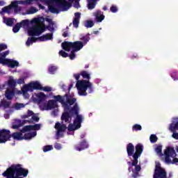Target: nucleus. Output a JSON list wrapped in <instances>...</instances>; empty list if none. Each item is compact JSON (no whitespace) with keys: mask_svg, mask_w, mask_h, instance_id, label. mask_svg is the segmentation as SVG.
I'll return each instance as SVG.
<instances>
[{"mask_svg":"<svg viewBox=\"0 0 178 178\" xmlns=\"http://www.w3.org/2000/svg\"><path fill=\"white\" fill-rule=\"evenodd\" d=\"M28 117L30 118V116H33L34 115V112L32 111L29 110L27 112Z\"/></svg>","mask_w":178,"mask_h":178,"instance_id":"nucleus-57","label":"nucleus"},{"mask_svg":"<svg viewBox=\"0 0 178 178\" xmlns=\"http://www.w3.org/2000/svg\"><path fill=\"white\" fill-rule=\"evenodd\" d=\"M165 161L166 163H177L178 159L176 158V151L173 147H167L164 152Z\"/></svg>","mask_w":178,"mask_h":178,"instance_id":"nucleus-6","label":"nucleus"},{"mask_svg":"<svg viewBox=\"0 0 178 178\" xmlns=\"http://www.w3.org/2000/svg\"><path fill=\"white\" fill-rule=\"evenodd\" d=\"M22 28L21 24L17 23L13 27V33H19V31Z\"/></svg>","mask_w":178,"mask_h":178,"instance_id":"nucleus-39","label":"nucleus"},{"mask_svg":"<svg viewBox=\"0 0 178 178\" xmlns=\"http://www.w3.org/2000/svg\"><path fill=\"white\" fill-rule=\"evenodd\" d=\"M19 24H21V27H24L25 26L29 25V21L27 19L22 20L21 22L19 23Z\"/></svg>","mask_w":178,"mask_h":178,"instance_id":"nucleus-51","label":"nucleus"},{"mask_svg":"<svg viewBox=\"0 0 178 178\" xmlns=\"http://www.w3.org/2000/svg\"><path fill=\"white\" fill-rule=\"evenodd\" d=\"M58 101L54 99L51 100H49L47 105L44 106L46 111H52V109H55V108H58Z\"/></svg>","mask_w":178,"mask_h":178,"instance_id":"nucleus-12","label":"nucleus"},{"mask_svg":"<svg viewBox=\"0 0 178 178\" xmlns=\"http://www.w3.org/2000/svg\"><path fill=\"white\" fill-rule=\"evenodd\" d=\"M129 165H131V166H135L134 172H140L141 170V166L138 164V159H137V162L136 164H133V160L132 162H128Z\"/></svg>","mask_w":178,"mask_h":178,"instance_id":"nucleus-33","label":"nucleus"},{"mask_svg":"<svg viewBox=\"0 0 178 178\" xmlns=\"http://www.w3.org/2000/svg\"><path fill=\"white\" fill-rule=\"evenodd\" d=\"M97 2H98V0H88V9L90 10L94 9L97 5Z\"/></svg>","mask_w":178,"mask_h":178,"instance_id":"nucleus-26","label":"nucleus"},{"mask_svg":"<svg viewBox=\"0 0 178 178\" xmlns=\"http://www.w3.org/2000/svg\"><path fill=\"white\" fill-rule=\"evenodd\" d=\"M84 47V44L81 41H76L72 42V50L75 51H79L80 49H82Z\"/></svg>","mask_w":178,"mask_h":178,"instance_id":"nucleus-17","label":"nucleus"},{"mask_svg":"<svg viewBox=\"0 0 178 178\" xmlns=\"http://www.w3.org/2000/svg\"><path fill=\"white\" fill-rule=\"evenodd\" d=\"M11 7L12 9H14V13L15 14L19 13V12H22V7L17 6V4H15V3L11 2Z\"/></svg>","mask_w":178,"mask_h":178,"instance_id":"nucleus-31","label":"nucleus"},{"mask_svg":"<svg viewBox=\"0 0 178 178\" xmlns=\"http://www.w3.org/2000/svg\"><path fill=\"white\" fill-rule=\"evenodd\" d=\"M155 152L160 156H163V154H162V145H159L155 148Z\"/></svg>","mask_w":178,"mask_h":178,"instance_id":"nucleus-40","label":"nucleus"},{"mask_svg":"<svg viewBox=\"0 0 178 178\" xmlns=\"http://www.w3.org/2000/svg\"><path fill=\"white\" fill-rule=\"evenodd\" d=\"M80 74L83 77V79L86 80V81H90V79H91V76L88 73V72L86 70H83V71H81Z\"/></svg>","mask_w":178,"mask_h":178,"instance_id":"nucleus-27","label":"nucleus"},{"mask_svg":"<svg viewBox=\"0 0 178 178\" xmlns=\"http://www.w3.org/2000/svg\"><path fill=\"white\" fill-rule=\"evenodd\" d=\"M21 126H23V124H14V125H13V129H19V127H21Z\"/></svg>","mask_w":178,"mask_h":178,"instance_id":"nucleus-62","label":"nucleus"},{"mask_svg":"<svg viewBox=\"0 0 178 178\" xmlns=\"http://www.w3.org/2000/svg\"><path fill=\"white\" fill-rule=\"evenodd\" d=\"M79 1H80V0L74 1V8H76V9H79V8L80 7V3H79Z\"/></svg>","mask_w":178,"mask_h":178,"instance_id":"nucleus-53","label":"nucleus"},{"mask_svg":"<svg viewBox=\"0 0 178 178\" xmlns=\"http://www.w3.org/2000/svg\"><path fill=\"white\" fill-rule=\"evenodd\" d=\"M129 172H133L132 176L134 178L138 177V172H134V170L131 169V166H129L128 168Z\"/></svg>","mask_w":178,"mask_h":178,"instance_id":"nucleus-47","label":"nucleus"},{"mask_svg":"<svg viewBox=\"0 0 178 178\" xmlns=\"http://www.w3.org/2000/svg\"><path fill=\"white\" fill-rule=\"evenodd\" d=\"M50 27L51 26L49 25L46 27L44 25V27H42L40 24H35L28 29V34L31 37H39V35H41L45 31V29H49Z\"/></svg>","mask_w":178,"mask_h":178,"instance_id":"nucleus-5","label":"nucleus"},{"mask_svg":"<svg viewBox=\"0 0 178 178\" xmlns=\"http://www.w3.org/2000/svg\"><path fill=\"white\" fill-rule=\"evenodd\" d=\"M89 145L87 143V140H83L82 141L79 142V143L75 145V149L76 151H83V149H87L88 148Z\"/></svg>","mask_w":178,"mask_h":178,"instance_id":"nucleus-15","label":"nucleus"},{"mask_svg":"<svg viewBox=\"0 0 178 178\" xmlns=\"http://www.w3.org/2000/svg\"><path fill=\"white\" fill-rule=\"evenodd\" d=\"M53 39H54V33H46L45 35H43L38 38V40H39V41H41V42L49 41V40H53Z\"/></svg>","mask_w":178,"mask_h":178,"instance_id":"nucleus-18","label":"nucleus"},{"mask_svg":"<svg viewBox=\"0 0 178 178\" xmlns=\"http://www.w3.org/2000/svg\"><path fill=\"white\" fill-rule=\"evenodd\" d=\"M33 90H42V86L40 85L38 81L30 83L28 85H24L22 88L23 94L29 92V91H33Z\"/></svg>","mask_w":178,"mask_h":178,"instance_id":"nucleus-8","label":"nucleus"},{"mask_svg":"<svg viewBox=\"0 0 178 178\" xmlns=\"http://www.w3.org/2000/svg\"><path fill=\"white\" fill-rule=\"evenodd\" d=\"M94 26V22L91 20L86 21L85 24V27H87V29H91Z\"/></svg>","mask_w":178,"mask_h":178,"instance_id":"nucleus-43","label":"nucleus"},{"mask_svg":"<svg viewBox=\"0 0 178 178\" xmlns=\"http://www.w3.org/2000/svg\"><path fill=\"white\" fill-rule=\"evenodd\" d=\"M54 129L57 130L56 136H59L61 133H65V131H66L67 127H66V124H61L60 122H57L55 124Z\"/></svg>","mask_w":178,"mask_h":178,"instance_id":"nucleus-10","label":"nucleus"},{"mask_svg":"<svg viewBox=\"0 0 178 178\" xmlns=\"http://www.w3.org/2000/svg\"><path fill=\"white\" fill-rule=\"evenodd\" d=\"M75 52H76V51L72 50L71 54L70 55H68V56H69L70 59H71V60H73V59H74V58H76Z\"/></svg>","mask_w":178,"mask_h":178,"instance_id":"nucleus-49","label":"nucleus"},{"mask_svg":"<svg viewBox=\"0 0 178 178\" xmlns=\"http://www.w3.org/2000/svg\"><path fill=\"white\" fill-rule=\"evenodd\" d=\"M5 97L8 101L13 99V97H15V90L7 89L5 92Z\"/></svg>","mask_w":178,"mask_h":178,"instance_id":"nucleus-22","label":"nucleus"},{"mask_svg":"<svg viewBox=\"0 0 178 178\" xmlns=\"http://www.w3.org/2000/svg\"><path fill=\"white\" fill-rule=\"evenodd\" d=\"M14 107L17 111H19L22 109V108H24V104L22 103H15Z\"/></svg>","mask_w":178,"mask_h":178,"instance_id":"nucleus-44","label":"nucleus"},{"mask_svg":"<svg viewBox=\"0 0 178 178\" xmlns=\"http://www.w3.org/2000/svg\"><path fill=\"white\" fill-rule=\"evenodd\" d=\"M79 111L80 108H79V104L77 103L74 104V106L70 110V113L73 115V116H76L74 124H77L79 127H81V122H83V117L79 114Z\"/></svg>","mask_w":178,"mask_h":178,"instance_id":"nucleus-7","label":"nucleus"},{"mask_svg":"<svg viewBox=\"0 0 178 178\" xmlns=\"http://www.w3.org/2000/svg\"><path fill=\"white\" fill-rule=\"evenodd\" d=\"M38 12V9L35 7H31L30 9L27 10V15H34V13H37Z\"/></svg>","mask_w":178,"mask_h":178,"instance_id":"nucleus-38","label":"nucleus"},{"mask_svg":"<svg viewBox=\"0 0 178 178\" xmlns=\"http://www.w3.org/2000/svg\"><path fill=\"white\" fill-rule=\"evenodd\" d=\"M28 175L29 170L22 168V165L17 164L8 168L3 172L2 176H3V177H6V176H15L18 177L23 176V177H27Z\"/></svg>","mask_w":178,"mask_h":178,"instance_id":"nucleus-3","label":"nucleus"},{"mask_svg":"<svg viewBox=\"0 0 178 178\" xmlns=\"http://www.w3.org/2000/svg\"><path fill=\"white\" fill-rule=\"evenodd\" d=\"M51 149H54L52 145H45L43 147V151L44 152H48V151H51Z\"/></svg>","mask_w":178,"mask_h":178,"instance_id":"nucleus-46","label":"nucleus"},{"mask_svg":"<svg viewBox=\"0 0 178 178\" xmlns=\"http://www.w3.org/2000/svg\"><path fill=\"white\" fill-rule=\"evenodd\" d=\"M17 84H24V78H21V79H17Z\"/></svg>","mask_w":178,"mask_h":178,"instance_id":"nucleus-55","label":"nucleus"},{"mask_svg":"<svg viewBox=\"0 0 178 178\" xmlns=\"http://www.w3.org/2000/svg\"><path fill=\"white\" fill-rule=\"evenodd\" d=\"M4 23L6 24L7 26L9 27H12L13 26V19L12 18H7L5 21Z\"/></svg>","mask_w":178,"mask_h":178,"instance_id":"nucleus-41","label":"nucleus"},{"mask_svg":"<svg viewBox=\"0 0 178 178\" xmlns=\"http://www.w3.org/2000/svg\"><path fill=\"white\" fill-rule=\"evenodd\" d=\"M61 47L64 51L70 52V49H73V42H64L61 44Z\"/></svg>","mask_w":178,"mask_h":178,"instance_id":"nucleus-19","label":"nucleus"},{"mask_svg":"<svg viewBox=\"0 0 178 178\" xmlns=\"http://www.w3.org/2000/svg\"><path fill=\"white\" fill-rule=\"evenodd\" d=\"M54 99L60 102L64 109V112L61 115V120L63 122L64 121L65 123H71L73 115L70 113V109H72V107L70 106H72V105H74L77 99L70 97L68 93H66L63 96L60 95L54 96Z\"/></svg>","mask_w":178,"mask_h":178,"instance_id":"nucleus-1","label":"nucleus"},{"mask_svg":"<svg viewBox=\"0 0 178 178\" xmlns=\"http://www.w3.org/2000/svg\"><path fill=\"white\" fill-rule=\"evenodd\" d=\"M175 74H176V72L171 74L172 79H173L175 81L178 80L177 78L175 77Z\"/></svg>","mask_w":178,"mask_h":178,"instance_id":"nucleus-63","label":"nucleus"},{"mask_svg":"<svg viewBox=\"0 0 178 178\" xmlns=\"http://www.w3.org/2000/svg\"><path fill=\"white\" fill-rule=\"evenodd\" d=\"M3 65H7V66L11 67V69H15V67H17L19 66V62L13 59L5 58Z\"/></svg>","mask_w":178,"mask_h":178,"instance_id":"nucleus-13","label":"nucleus"},{"mask_svg":"<svg viewBox=\"0 0 178 178\" xmlns=\"http://www.w3.org/2000/svg\"><path fill=\"white\" fill-rule=\"evenodd\" d=\"M23 133L24 132H14L10 134V131L8 129L0 130V144H3L7 141H10V138L17 140V141L23 140Z\"/></svg>","mask_w":178,"mask_h":178,"instance_id":"nucleus-4","label":"nucleus"},{"mask_svg":"<svg viewBox=\"0 0 178 178\" xmlns=\"http://www.w3.org/2000/svg\"><path fill=\"white\" fill-rule=\"evenodd\" d=\"M110 10L111 12H112V13H116V12H118V7L116 6L113 5L110 8Z\"/></svg>","mask_w":178,"mask_h":178,"instance_id":"nucleus-52","label":"nucleus"},{"mask_svg":"<svg viewBox=\"0 0 178 178\" xmlns=\"http://www.w3.org/2000/svg\"><path fill=\"white\" fill-rule=\"evenodd\" d=\"M10 105H12L11 101L3 99L0 102V108H3V109H9V108H10Z\"/></svg>","mask_w":178,"mask_h":178,"instance_id":"nucleus-21","label":"nucleus"},{"mask_svg":"<svg viewBox=\"0 0 178 178\" xmlns=\"http://www.w3.org/2000/svg\"><path fill=\"white\" fill-rule=\"evenodd\" d=\"M31 0H21V1H11L13 3L19 6V5H30V2Z\"/></svg>","mask_w":178,"mask_h":178,"instance_id":"nucleus-28","label":"nucleus"},{"mask_svg":"<svg viewBox=\"0 0 178 178\" xmlns=\"http://www.w3.org/2000/svg\"><path fill=\"white\" fill-rule=\"evenodd\" d=\"M38 40V38H35V37L28 38L26 42V47H30L31 44H33V42H36Z\"/></svg>","mask_w":178,"mask_h":178,"instance_id":"nucleus-30","label":"nucleus"},{"mask_svg":"<svg viewBox=\"0 0 178 178\" xmlns=\"http://www.w3.org/2000/svg\"><path fill=\"white\" fill-rule=\"evenodd\" d=\"M80 129V126L74 124H69L68 125V131H74V130H79Z\"/></svg>","mask_w":178,"mask_h":178,"instance_id":"nucleus-32","label":"nucleus"},{"mask_svg":"<svg viewBox=\"0 0 178 178\" xmlns=\"http://www.w3.org/2000/svg\"><path fill=\"white\" fill-rule=\"evenodd\" d=\"M133 130H135V131H138L142 130L143 127H141V125L138 124H136L133 126L132 127Z\"/></svg>","mask_w":178,"mask_h":178,"instance_id":"nucleus-45","label":"nucleus"},{"mask_svg":"<svg viewBox=\"0 0 178 178\" xmlns=\"http://www.w3.org/2000/svg\"><path fill=\"white\" fill-rule=\"evenodd\" d=\"M81 13H74V18L72 21V23H70L69 24V27H71V26L73 24V26L75 29H78L79 24H80V17H81Z\"/></svg>","mask_w":178,"mask_h":178,"instance_id":"nucleus-14","label":"nucleus"},{"mask_svg":"<svg viewBox=\"0 0 178 178\" xmlns=\"http://www.w3.org/2000/svg\"><path fill=\"white\" fill-rule=\"evenodd\" d=\"M59 55L60 56H62L63 58H67V56H69V54L67 53H66L65 51L63 50H60L59 51Z\"/></svg>","mask_w":178,"mask_h":178,"instance_id":"nucleus-48","label":"nucleus"},{"mask_svg":"<svg viewBox=\"0 0 178 178\" xmlns=\"http://www.w3.org/2000/svg\"><path fill=\"white\" fill-rule=\"evenodd\" d=\"M8 55H9V50L0 53V64L1 65H3L5 62V58H6Z\"/></svg>","mask_w":178,"mask_h":178,"instance_id":"nucleus-25","label":"nucleus"},{"mask_svg":"<svg viewBox=\"0 0 178 178\" xmlns=\"http://www.w3.org/2000/svg\"><path fill=\"white\" fill-rule=\"evenodd\" d=\"M36 97H37L38 102L40 104V102L45 101V98L47 97V95H45L42 92H40L36 95Z\"/></svg>","mask_w":178,"mask_h":178,"instance_id":"nucleus-29","label":"nucleus"},{"mask_svg":"<svg viewBox=\"0 0 178 178\" xmlns=\"http://www.w3.org/2000/svg\"><path fill=\"white\" fill-rule=\"evenodd\" d=\"M81 41H83V45L87 44V42H88V41H90V33H88L86 36H82L80 38Z\"/></svg>","mask_w":178,"mask_h":178,"instance_id":"nucleus-36","label":"nucleus"},{"mask_svg":"<svg viewBox=\"0 0 178 178\" xmlns=\"http://www.w3.org/2000/svg\"><path fill=\"white\" fill-rule=\"evenodd\" d=\"M41 90H42V91H45L46 92H51V91H52V88L49 86H45V87L42 86Z\"/></svg>","mask_w":178,"mask_h":178,"instance_id":"nucleus-50","label":"nucleus"},{"mask_svg":"<svg viewBox=\"0 0 178 178\" xmlns=\"http://www.w3.org/2000/svg\"><path fill=\"white\" fill-rule=\"evenodd\" d=\"M56 70H58V67L55 65H50L48 68V72L49 74H55V73H56Z\"/></svg>","mask_w":178,"mask_h":178,"instance_id":"nucleus-34","label":"nucleus"},{"mask_svg":"<svg viewBox=\"0 0 178 178\" xmlns=\"http://www.w3.org/2000/svg\"><path fill=\"white\" fill-rule=\"evenodd\" d=\"M17 86V82L13 79V76H10L8 81V87L10 90H15Z\"/></svg>","mask_w":178,"mask_h":178,"instance_id":"nucleus-20","label":"nucleus"},{"mask_svg":"<svg viewBox=\"0 0 178 178\" xmlns=\"http://www.w3.org/2000/svg\"><path fill=\"white\" fill-rule=\"evenodd\" d=\"M45 20H46V22H47L48 23H49V24H51V26H54V22H52V19H51L46 18Z\"/></svg>","mask_w":178,"mask_h":178,"instance_id":"nucleus-59","label":"nucleus"},{"mask_svg":"<svg viewBox=\"0 0 178 178\" xmlns=\"http://www.w3.org/2000/svg\"><path fill=\"white\" fill-rule=\"evenodd\" d=\"M41 129V124H36L34 125H26L22 129V133H27V131H31V130H40Z\"/></svg>","mask_w":178,"mask_h":178,"instance_id":"nucleus-11","label":"nucleus"},{"mask_svg":"<svg viewBox=\"0 0 178 178\" xmlns=\"http://www.w3.org/2000/svg\"><path fill=\"white\" fill-rule=\"evenodd\" d=\"M150 143H154L158 141V137L155 134H152L149 137Z\"/></svg>","mask_w":178,"mask_h":178,"instance_id":"nucleus-42","label":"nucleus"},{"mask_svg":"<svg viewBox=\"0 0 178 178\" xmlns=\"http://www.w3.org/2000/svg\"><path fill=\"white\" fill-rule=\"evenodd\" d=\"M39 22H40V18H33L32 19V23L37 24V23H39Z\"/></svg>","mask_w":178,"mask_h":178,"instance_id":"nucleus-61","label":"nucleus"},{"mask_svg":"<svg viewBox=\"0 0 178 178\" xmlns=\"http://www.w3.org/2000/svg\"><path fill=\"white\" fill-rule=\"evenodd\" d=\"M94 16L96 19V22H97V23H101V22H102V20H104V19H105V15H104V13H102V11L98 10H97L95 13H94Z\"/></svg>","mask_w":178,"mask_h":178,"instance_id":"nucleus-16","label":"nucleus"},{"mask_svg":"<svg viewBox=\"0 0 178 178\" xmlns=\"http://www.w3.org/2000/svg\"><path fill=\"white\" fill-rule=\"evenodd\" d=\"M32 120L33 122H39L40 121V118L37 115H32Z\"/></svg>","mask_w":178,"mask_h":178,"instance_id":"nucleus-56","label":"nucleus"},{"mask_svg":"<svg viewBox=\"0 0 178 178\" xmlns=\"http://www.w3.org/2000/svg\"><path fill=\"white\" fill-rule=\"evenodd\" d=\"M10 10H12V3L8 6H5L1 9V12L3 13H10Z\"/></svg>","mask_w":178,"mask_h":178,"instance_id":"nucleus-35","label":"nucleus"},{"mask_svg":"<svg viewBox=\"0 0 178 178\" xmlns=\"http://www.w3.org/2000/svg\"><path fill=\"white\" fill-rule=\"evenodd\" d=\"M135 153L133 155V165H136L137 163V159L141 156V154H143V151H144V146L141 143H138L135 146Z\"/></svg>","mask_w":178,"mask_h":178,"instance_id":"nucleus-9","label":"nucleus"},{"mask_svg":"<svg viewBox=\"0 0 178 178\" xmlns=\"http://www.w3.org/2000/svg\"><path fill=\"white\" fill-rule=\"evenodd\" d=\"M170 130L172 133H176V130H178V122H177L175 124H170Z\"/></svg>","mask_w":178,"mask_h":178,"instance_id":"nucleus-37","label":"nucleus"},{"mask_svg":"<svg viewBox=\"0 0 178 178\" xmlns=\"http://www.w3.org/2000/svg\"><path fill=\"white\" fill-rule=\"evenodd\" d=\"M35 136H37V131L29 132L25 134L24 136H22V138L23 140H31V138H33Z\"/></svg>","mask_w":178,"mask_h":178,"instance_id":"nucleus-24","label":"nucleus"},{"mask_svg":"<svg viewBox=\"0 0 178 178\" xmlns=\"http://www.w3.org/2000/svg\"><path fill=\"white\" fill-rule=\"evenodd\" d=\"M5 5V1L0 0V6H4Z\"/></svg>","mask_w":178,"mask_h":178,"instance_id":"nucleus-64","label":"nucleus"},{"mask_svg":"<svg viewBox=\"0 0 178 178\" xmlns=\"http://www.w3.org/2000/svg\"><path fill=\"white\" fill-rule=\"evenodd\" d=\"M63 37L64 38H66V37H69V32L67 31H65L63 33Z\"/></svg>","mask_w":178,"mask_h":178,"instance_id":"nucleus-58","label":"nucleus"},{"mask_svg":"<svg viewBox=\"0 0 178 178\" xmlns=\"http://www.w3.org/2000/svg\"><path fill=\"white\" fill-rule=\"evenodd\" d=\"M81 74H74V79L77 81L76 83V87L78 90L79 95L81 97H86L88 95L87 90L89 94L94 92V87H92V83L90 81L86 80H79Z\"/></svg>","mask_w":178,"mask_h":178,"instance_id":"nucleus-2","label":"nucleus"},{"mask_svg":"<svg viewBox=\"0 0 178 178\" xmlns=\"http://www.w3.org/2000/svg\"><path fill=\"white\" fill-rule=\"evenodd\" d=\"M172 138H175V140H178V133L173 132Z\"/></svg>","mask_w":178,"mask_h":178,"instance_id":"nucleus-60","label":"nucleus"},{"mask_svg":"<svg viewBox=\"0 0 178 178\" xmlns=\"http://www.w3.org/2000/svg\"><path fill=\"white\" fill-rule=\"evenodd\" d=\"M127 152L128 156H133L134 155V145L129 143L127 145Z\"/></svg>","mask_w":178,"mask_h":178,"instance_id":"nucleus-23","label":"nucleus"},{"mask_svg":"<svg viewBox=\"0 0 178 178\" xmlns=\"http://www.w3.org/2000/svg\"><path fill=\"white\" fill-rule=\"evenodd\" d=\"M54 148L56 149H62V145L60 143H56L54 144Z\"/></svg>","mask_w":178,"mask_h":178,"instance_id":"nucleus-54","label":"nucleus"}]
</instances>
